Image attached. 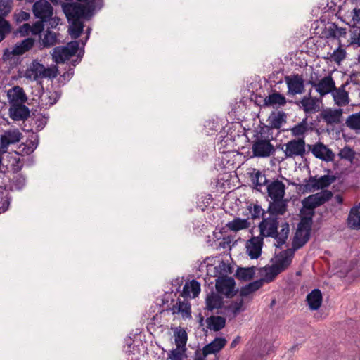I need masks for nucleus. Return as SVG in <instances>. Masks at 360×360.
I'll return each instance as SVG.
<instances>
[{
    "instance_id": "nucleus-1",
    "label": "nucleus",
    "mask_w": 360,
    "mask_h": 360,
    "mask_svg": "<svg viewBox=\"0 0 360 360\" xmlns=\"http://www.w3.org/2000/svg\"><path fill=\"white\" fill-rule=\"evenodd\" d=\"M278 217L270 216L264 217L259 224V236L264 237H271L274 238L275 245L278 248L284 245L288 238L290 232L289 224L286 221L282 222L278 231Z\"/></svg>"
},
{
    "instance_id": "nucleus-2",
    "label": "nucleus",
    "mask_w": 360,
    "mask_h": 360,
    "mask_svg": "<svg viewBox=\"0 0 360 360\" xmlns=\"http://www.w3.org/2000/svg\"><path fill=\"white\" fill-rule=\"evenodd\" d=\"M58 75L56 66L46 68L37 60H33L25 70L23 77L30 81H37L39 79H53Z\"/></svg>"
},
{
    "instance_id": "nucleus-3",
    "label": "nucleus",
    "mask_w": 360,
    "mask_h": 360,
    "mask_svg": "<svg viewBox=\"0 0 360 360\" xmlns=\"http://www.w3.org/2000/svg\"><path fill=\"white\" fill-rule=\"evenodd\" d=\"M312 224L311 217H303L297 225L292 241V249L297 250L302 247L309 240L311 226Z\"/></svg>"
},
{
    "instance_id": "nucleus-4",
    "label": "nucleus",
    "mask_w": 360,
    "mask_h": 360,
    "mask_svg": "<svg viewBox=\"0 0 360 360\" xmlns=\"http://www.w3.org/2000/svg\"><path fill=\"white\" fill-rule=\"evenodd\" d=\"M333 197V193L328 190H323L315 194L309 195L302 201L303 208L310 211V215L314 213L313 210L319 206L323 205Z\"/></svg>"
},
{
    "instance_id": "nucleus-5",
    "label": "nucleus",
    "mask_w": 360,
    "mask_h": 360,
    "mask_svg": "<svg viewBox=\"0 0 360 360\" xmlns=\"http://www.w3.org/2000/svg\"><path fill=\"white\" fill-rule=\"evenodd\" d=\"M336 180V176L333 174H326L318 177L310 176L309 179L304 180V191H314L316 190L323 189L328 187Z\"/></svg>"
},
{
    "instance_id": "nucleus-6",
    "label": "nucleus",
    "mask_w": 360,
    "mask_h": 360,
    "mask_svg": "<svg viewBox=\"0 0 360 360\" xmlns=\"http://www.w3.org/2000/svg\"><path fill=\"white\" fill-rule=\"evenodd\" d=\"M286 158L303 157L306 153V143L303 138L292 139L282 146Z\"/></svg>"
},
{
    "instance_id": "nucleus-7",
    "label": "nucleus",
    "mask_w": 360,
    "mask_h": 360,
    "mask_svg": "<svg viewBox=\"0 0 360 360\" xmlns=\"http://www.w3.org/2000/svg\"><path fill=\"white\" fill-rule=\"evenodd\" d=\"M79 49V43L73 41L68 43L65 46H58L53 49L51 53L53 60L56 63H64L71 56H74Z\"/></svg>"
},
{
    "instance_id": "nucleus-8",
    "label": "nucleus",
    "mask_w": 360,
    "mask_h": 360,
    "mask_svg": "<svg viewBox=\"0 0 360 360\" xmlns=\"http://www.w3.org/2000/svg\"><path fill=\"white\" fill-rule=\"evenodd\" d=\"M34 44V39L27 38L17 43L14 46L4 50L2 58L4 61L11 60L13 56H21L30 51Z\"/></svg>"
},
{
    "instance_id": "nucleus-9",
    "label": "nucleus",
    "mask_w": 360,
    "mask_h": 360,
    "mask_svg": "<svg viewBox=\"0 0 360 360\" xmlns=\"http://www.w3.org/2000/svg\"><path fill=\"white\" fill-rule=\"evenodd\" d=\"M252 151L255 157H269L274 152V147L269 139L257 138L252 146Z\"/></svg>"
},
{
    "instance_id": "nucleus-10",
    "label": "nucleus",
    "mask_w": 360,
    "mask_h": 360,
    "mask_svg": "<svg viewBox=\"0 0 360 360\" xmlns=\"http://www.w3.org/2000/svg\"><path fill=\"white\" fill-rule=\"evenodd\" d=\"M309 149L313 155L322 161L329 162L335 160V155L326 145L322 142H317L313 145H308Z\"/></svg>"
},
{
    "instance_id": "nucleus-11",
    "label": "nucleus",
    "mask_w": 360,
    "mask_h": 360,
    "mask_svg": "<svg viewBox=\"0 0 360 360\" xmlns=\"http://www.w3.org/2000/svg\"><path fill=\"white\" fill-rule=\"evenodd\" d=\"M309 84L315 89L321 99L326 95L328 94H331L333 89L335 88V82L330 75L323 77L317 82L310 81Z\"/></svg>"
},
{
    "instance_id": "nucleus-12",
    "label": "nucleus",
    "mask_w": 360,
    "mask_h": 360,
    "mask_svg": "<svg viewBox=\"0 0 360 360\" xmlns=\"http://www.w3.org/2000/svg\"><path fill=\"white\" fill-rule=\"evenodd\" d=\"M34 16L42 21H47L53 15V8L46 0H39L32 6Z\"/></svg>"
},
{
    "instance_id": "nucleus-13",
    "label": "nucleus",
    "mask_w": 360,
    "mask_h": 360,
    "mask_svg": "<svg viewBox=\"0 0 360 360\" xmlns=\"http://www.w3.org/2000/svg\"><path fill=\"white\" fill-rule=\"evenodd\" d=\"M322 99L321 98L305 96L297 104L307 115L316 113L320 110Z\"/></svg>"
},
{
    "instance_id": "nucleus-14",
    "label": "nucleus",
    "mask_w": 360,
    "mask_h": 360,
    "mask_svg": "<svg viewBox=\"0 0 360 360\" xmlns=\"http://www.w3.org/2000/svg\"><path fill=\"white\" fill-rule=\"evenodd\" d=\"M63 10L69 22L80 20L85 17V7L77 4H65L63 5Z\"/></svg>"
},
{
    "instance_id": "nucleus-15",
    "label": "nucleus",
    "mask_w": 360,
    "mask_h": 360,
    "mask_svg": "<svg viewBox=\"0 0 360 360\" xmlns=\"http://www.w3.org/2000/svg\"><path fill=\"white\" fill-rule=\"evenodd\" d=\"M262 236H253L248 240L245 245L246 253L251 259H257L262 253L263 246Z\"/></svg>"
},
{
    "instance_id": "nucleus-16",
    "label": "nucleus",
    "mask_w": 360,
    "mask_h": 360,
    "mask_svg": "<svg viewBox=\"0 0 360 360\" xmlns=\"http://www.w3.org/2000/svg\"><path fill=\"white\" fill-rule=\"evenodd\" d=\"M289 94H302L304 91V79L302 76L295 75L285 77Z\"/></svg>"
},
{
    "instance_id": "nucleus-17",
    "label": "nucleus",
    "mask_w": 360,
    "mask_h": 360,
    "mask_svg": "<svg viewBox=\"0 0 360 360\" xmlns=\"http://www.w3.org/2000/svg\"><path fill=\"white\" fill-rule=\"evenodd\" d=\"M215 287L218 292L230 297L234 294L235 281L231 277L221 276L216 280Z\"/></svg>"
},
{
    "instance_id": "nucleus-18",
    "label": "nucleus",
    "mask_w": 360,
    "mask_h": 360,
    "mask_svg": "<svg viewBox=\"0 0 360 360\" xmlns=\"http://www.w3.org/2000/svg\"><path fill=\"white\" fill-rule=\"evenodd\" d=\"M22 135L18 129H9L0 135V150L6 151L10 144L19 142Z\"/></svg>"
},
{
    "instance_id": "nucleus-19",
    "label": "nucleus",
    "mask_w": 360,
    "mask_h": 360,
    "mask_svg": "<svg viewBox=\"0 0 360 360\" xmlns=\"http://www.w3.org/2000/svg\"><path fill=\"white\" fill-rule=\"evenodd\" d=\"M343 110L341 108H327L324 110L321 116L328 124L334 126L340 124L342 120Z\"/></svg>"
},
{
    "instance_id": "nucleus-20",
    "label": "nucleus",
    "mask_w": 360,
    "mask_h": 360,
    "mask_svg": "<svg viewBox=\"0 0 360 360\" xmlns=\"http://www.w3.org/2000/svg\"><path fill=\"white\" fill-rule=\"evenodd\" d=\"M268 196L271 200L284 198L285 185L280 180H274L266 186Z\"/></svg>"
},
{
    "instance_id": "nucleus-21",
    "label": "nucleus",
    "mask_w": 360,
    "mask_h": 360,
    "mask_svg": "<svg viewBox=\"0 0 360 360\" xmlns=\"http://www.w3.org/2000/svg\"><path fill=\"white\" fill-rule=\"evenodd\" d=\"M7 96L11 105L24 104L27 100L24 89L19 86L10 89L7 91Z\"/></svg>"
},
{
    "instance_id": "nucleus-22",
    "label": "nucleus",
    "mask_w": 360,
    "mask_h": 360,
    "mask_svg": "<svg viewBox=\"0 0 360 360\" xmlns=\"http://www.w3.org/2000/svg\"><path fill=\"white\" fill-rule=\"evenodd\" d=\"M346 84H342L340 87H336L331 93L335 104L339 107L347 105L350 102L349 93L345 90Z\"/></svg>"
},
{
    "instance_id": "nucleus-23",
    "label": "nucleus",
    "mask_w": 360,
    "mask_h": 360,
    "mask_svg": "<svg viewBox=\"0 0 360 360\" xmlns=\"http://www.w3.org/2000/svg\"><path fill=\"white\" fill-rule=\"evenodd\" d=\"M288 200L284 198L271 200L268 207L270 216L278 217L283 215L287 211Z\"/></svg>"
},
{
    "instance_id": "nucleus-24",
    "label": "nucleus",
    "mask_w": 360,
    "mask_h": 360,
    "mask_svg": "<svg viewBox=\"0 0 360 360\" xmlns=\"http://www.w3.org/2000/svg\"><path fill=\"white\" fill-rule=\"evenodd\" d=\"M295 250L288 249L275 257L274 264L281 271L286 269L292 262Z\"/></svg>"
},
{
    "instance_id": "nucleus-25",
    "label": "nucleus",
    "mask_w": 360,
    "mask_h": 360,
    "mask_svg": "<svg viewBox=\"0 0 360 360\" xmlns=\"http://www.w3.org/2000/svg\"><path fill=\"white\" fill-rule=\"evenodd\" d=\"M227 340L224 338H216L210 344H207L203 347L202 354L204 357L211 354H216L219 352L226 345Z\"/></svg>"
},
{
    "instance_id": "nucleus-26",
    "label": "nucleus",
    "mask_w": 360,
    "mask_h": 360,
    "mask_svg": "<svg viewBox=\"0 0 360 360\" xmlns=\"http://www.w3.org/2000/svg\"><path fill=\"white\" fill-rule=\"evenodd\" d=\"M9 114L10 117L14 120H22L29 116L30 111L28 108L23 104L11 105Z\"/></svg>"
},
{
    "instance_id": "nucleus-27",
    "label": "nucleus",
    "mask_w": 360,
    "mask_h": 360,
    "mask_svg": "<svg viewBox=\"0 0 360 360\" xmlns=\"http://www.w3.org/2000/svg\"><path fill=\"white\" fill-rule=\"evenodd\" d=\"M200 292V284L195 280L186 283L183 288L182 296L185 297H196Z\"/></svg>"
},
{
    "instance_id": "nucleus-28",
    "label": "nucleus",
    "mask_w": 360,
    "mask_h": 360,
    "mask_svg": "<svg viewBox=\"0 0 360 360\" xmlns=\"http://www.w3.org/2000/svg\"><path fill=\"white\" fill-rule=\"evenodd\" d=\"M345 22L351 27H360V8L356 7L345 14Z\"/></svg>"
},
{
    "instance_id": "nucleus-29",
    "label": "nucleus",
    "mask_w": 360,
    "mask_h": 360,
    "mask_svg": "<svg viewBox=\"0 0 360 360\" xmlns=\"http://www.w3.org/2000/svg\"><path fill=\"white\" fill-rule=\"evenodd\" d=\"M307 302L311 310H317L322 303V294L318 289L313 290L307 296Z\"/></svg>"
},
{
    "instance_id": "nucleus-30",
    "label": "nucleus",
    "mask_w": 360,
    "mask_h": 360,
    "mask_svg": "<svg viewBox=\"0 0 360 360\" xmlns=\"http://www.w3.org/2000/svg\"><path fill=\"white\" fill-rule=\"evenodd\" d=\"M347 224L352 229H360V204L351 209L347 218Z\"/></svg>"
},
{
    "instance_id": "nucleus-31",
    "label": "nucleus",
    "mask_w": 360,
    "mask_h": 360,
    "mask_svg": "<svg viewBox=\"0 0 360 360\" xmlns=\"http://www.w3.org/2000/svg\"><path fill=\"white\" fill-rule=\"evenodd\" d=\"M205 302V309L210 311L221 308L223 304L222 297L215 292L207 295Z\"/></svg>"
},
{
    "instance_id": "nucleus-32",
    "label": "nucleus",
    "mask_w": 360,
    "mask_h": 360,
    "mask_svg": "<svg viewBox=\"0 0 360 360\" xmlns=\"http://www.w3.org/2000/svg\"><path fill=\"white\" fill-rule=\"evenodd\" d=\"M207 327L214 331H219L226 324V319L222 316H211L206 319Z\"/></svg>"
},
{
    "instance_id": "nucleus-33",
    "label": "nucleus",
    "mask_w": 360,
    "mask_h": 360,
    "mask_svg": "<svg viewBox=\"0 0 360 360\" xmlns=\"http://www.w3.org/2000/svg\"><path fill=\"white\" fill-rule=\"evenodd\" d=\"M175 349H186V345L188 340L187 333L182 328L176 329L174 332Z\"/></svg>"
},
{
    "instance_id": "nucleus-34",
    "label": "nucleus",
    "mask_w": 360,
    "mask_h": 360,
    "mask_svg": "<svg viewBox=\"0 0 360 360\" xmlns=\"http://www.w3.org/2000/svg\"><path fill=\"white\" fill-rule=\"evenodd\" d=\"M250 226V223L248 219L236 218L231 221H229L226 226L227 228L232 231L237 232L240 230L246 229L249 228Z\"/></svg>"
},
{
    "instance_id": "nucleus-35",
    "label": "nucleus",
    "mask_w": 360,
    "mask_h": 360,
    "mask_svg": "<svg viewBox=\"0 0 360 360\" xmlns=\"http://www.w3.org/2000/svg\"><path fill=\"white\" fill-rule=\"evenodd\" d=\"M264 103L266 105H284L286 103V98L278 93H274L269 95L264 99Z\"/></svg>"
},
{
    "instance_id": "nucleus-36",
    "label": "nucleus",
    "mask_w": 360,
    "mask_h": 360,
    "mask_svg": "<svg viewBox=\"0 0 360 360\" xmlns=\"http://www.w3.org/2000/svg\"><path fill=\"white\" fill-rule=\"evenodd\" d=\"M309 129L307 119H303L302 122L290 129L292 136L296 137L303 136Z\"/></svg>"
},
{
    "instance_id": "nucleus-37",
    "label": "nucleus",
    "mask_w": 360,
    "mask_h": 360,
    "mask_svg": "<svg viewBox=\"0 0 360 360\" xmlns=\"http://www.w3.org/2000/svg\"><path fill=\"white\" fill-rule=\"evenodd\" d=\"M355 155L356 153L349 146H345L338 153V156L340 159L349 161L350 163L354 162Z\"/></svg>"
},
{
    "instance_id": "nucleus-38",
    "label": "nucleus",
    "mask_w": 360,
    "mask_h": 360,
    "mask_svg": "<svg viewBox=\"0 0 360 360\" xmlns=\"http://www.w3.org/2000/svg\"><path fill=\"white\" fill-rule=\"evenodd\" d=\"M70 22L69 33L74 39L78 38L83 31L84 25L81 20L71 21Z\"/></svg>"
},
{
    "instance_id": "nucleus-39",
    "label": "nucleus",
    "mask_w": 360,
    "mask_h": 360,
    "mask_svg": "<svg viewBox=\"0 0 360 360\" xmlns=\"http://www.w3.org/2000/svg\"><path fill=\"white\" fill-rule=\"evenodd\" d=\"M13 0H0V23L7 22L4 19V16L8 15L12 8Z\"/></svg>"
},
{
    "instance_id": "nucleus-40",
    "label": "nucleus",
    "mask_w": 360,
    "mask_h": 360,
    "mask_svg": "<svg viewBox=\"0 0 360 360\" xmlns=\"http://www.w3.org/2000/svg\"><path fill=\"white\" fill-rule=\"evenodd\" d=\"M345 124L351 129L360 131V112L349 115L347 118Z\"/></svg>"
},
{
    "instance_id": "nucleus-41",
    "label": "nucleus",
    "mask_w": 360,
    "mask_h": 360,
    "mask_svg": "<svg viewBox=\"0 0 360 360\" xmlns=\"http://www.w3.org/2000/svg\"><path fill=\"white\" fill-rule=\"evenodd\" d=\"M57 42V35L56 32L47 30L41 39V44L44 47H50L55 45Z\"/></svg>"
},
{
    "instance_id": "nucleus-42",
    "label": "nucleus",
    "mask_w": 360,
    "mask_h": 360,
    "mask_svg": "<svg viewBox=\"0 0 360 360\" xmlns=\"http://www.w3.org/2000/svg\"><path fill=\"white\" fill-rule=\"evenodd\" d=\"M281 272V271H280V269L274 264H273L270 266L265 267L264 279L267 282L271 281Z\"/></svg>"
},
{
    "instance_id": "nucleus-43",
    "label": "nucleus",
    "mask_w": 360,
    "mask_h": 360,
    "mask_svg": "<svg viewBox=\"0 0 360 360\" xmlns=\"http://www.w3.org/2000/svg\"><path fill=\"white\" fill-rule=\"evenodd\" d=\"M255 273V267L240 268L238 269L236 275L240 280L248 281L253 278Z\"/></svg>"
},
{
    "instance_id": "nucleus-44",
    "label": "nucleus",
    "mask_w": 360,
    "mask_h": 360,
    "mask_svg": "<svg viewBox=\"0 0 360 360\" xmlns=\"http://www.w3.org/2000/svg\"><path fill=\"white\" fill-rule=\"evenodd\" d=\"M228 311L232 313L233 316H235L237 314L243 311V298L236 299L235 301L231 302L227 307Z\"/></svg>"
},
{
    "instance_id": "nucleus-45",
    "label": "nucleus",
    "mask_w": 360,
    "mask_h": 360,
    "mask_svg": "<svg viewBox=\"0 0 360 360\" xmlns=\"http://www.w3.org/2000/svg\"><path fill=\"white\" fill-rule=\"evenodd\" d=\"M186 349H173L168 354L169 360H187Z\"/></svg>"
},
{
    "instance_id": "nucleus-46",
    "label": "nucleus",
    "mask_w": 360,
    "mask_h": 360,
    "mask_svg": "<svg viewBox=\"0 0 360 360\" xmlns=\"http://www.w3.org/2000/svg\"><path fill=\"white\" fill-rule=\"evenodd\" d=\"M252 183L255 188L258 191H260L261 187L266 184L267 179L264 174H262L260 172H257L252 176Z\"/></svg>"
},
{
    "instance_id": "nucleus-47",
    "label": "nucleus",
    "mask_w": 360,
    "mask_h": 360,
    "mask_svg": "<svg viewBox=\"0 0 360 360\" xmlns=\"http://www.w3.org/2000/svg\"><path fill=\"white\" fill-rule=\"evenodd\" d=\"M262 285V281H257L250 283L241 290V295H248L250 293H251L254 291H256L257 290L260 288Z\"/></svg>"
},
{
    "instance_id": "nucleus-48",
    "label": "nucleus",
    "mask_w": 360,
    "mask_h": 360,
    "mask_svg": "<svg viewBox=\"0 0 360 360\" xmlns=\"http://www.w3.org/2000/svg\"><path fill=\"white\" fill-rule=\"evenodd\" d=\"M337 267L339 269L337 273L340 274V276H342L351 271L352 264L340 260L337 262Z\"/></svg>"
},
{
    "instance_id": "nucleus-49",
    "label": "nucleus",
    "mask_w": 360,
    "mask_h": 360,
    "mask_svg": "<svg viewBox=\"0 0 360 360\" xmlns=\"http://www.w3.org/2000/svg\"><path fill=\"white\" fill-rule=\"evenodd\" d=\"M345 51L341 47H338L333 51V54L331 55V58L337 63H340V62L345 59Z\"/></svg>"
},
{
    "instance_id": "nucleus-50",
    "label": "nucleus",
    "mask_w": 360,
    "mask_h": 360,
    "mask_svg": "<svg viewBox=\"0 0 360 360\" xmlns=\"http://www.w3.org/2000/svg\"><path fill=\"white\" fill-rule=\"evenodd\" d=\"M174 309H176L178 312L181 313L183 315L187 316H190V306L184 302H179L176 303Z\"/></svg>"
},
{
    "instance_id": "nucleus-51",
    "label": "nucleus",
    "mask_w": 360,
    "mask_h": 360,
    "mask_svg": "<svg viewBox=\"0 0 360 360\" xmlns=\"http://www.w3.org/2000/svg\"><path fill=\"white\" fill-rule=\"evenodd\" d=\"M44 22L41 20L40 21H37L34 22L32 26H31L32 30L31 33L34 35L39 34L44 28Z\"/></svg>"
},
{
    "instance_id": "nucleus-52",
    "label": "nucleus",
    "mask_w": 360,
    "mask_h": 360,
    "mask_svg": "<svg viewBox=\"0 0 360 360\" xmlns=\"http://www.w3.org/2000/svg\"><path fill=\"white\" fill-rule=\"evenodd\" d=\"M11 31V26L8 22H3L0 23V42L5 38L6 34Z\"/></svg>"
},
{
    "instance_id": "nucleus-53",
    "label": "nucleus",
    "mask_w": 360,
    "mask_h": 360,
    "mask_svg": "<svg viewBox=\"0 0 360 360\" xmlns=\"http://www.w3.org/2000/svg\"><path fill=\"white\" fill-rule=\"evenodd\" d=\"M17 22L26 21L30 18V14L27 12L21 11L15 15Z\"/></svg>"
},
{
    "instance_id": "nucleus-54",
    "label": "nucleus",
    "mask_w": 360,
    "mask_h": 360,
    "mask_svg": "<svg viewBox=\"0 0 360 360\" xmlns=\"http://www.w3.org/2000/svg\"><path fill=\"white\" fill-rule=\"evenodd\" d=\"M31 25L28 23H25L20 27L18 32L22 36H25L31 33Z\"/></svg>"
},
{
    "instance_id": "nucleus-55",
    "label": "nucleus",
    "mask_w": 360,
    "mask_h": 360,
    "mask_svg": "<svg viewBox=\"0 0 360 360\" xmlns=\"http://www.w3.org/2000/svg\"><path fill=\"white\" fill-rule=\"evenodd\" d=\"M263 214L264 210H262V208L257 205H255L252 211H251L252 218H258L259 217L260 215H262Z\"/></svg>"
},
{
    "instance_id": "nucleus-56",
    "label": "nucleus",
    "mask_w": 360,
    "mask_h": 360,
    "mask_svg": "<svg viewBox=\"0 0 360 360\" xmlns=\"http://www.w3.org/2000/svg\"><path fill=\"white\" fill-rule=\"evenodd\" d=\"M46 22H49V25L51 28H55L57 25L60 24V18L56 15H52L51 17H50V18L47 19Z\"/></svg>"
},
{
    "instance_id": "nucleus-57",
    "label": "nucleus",
    "mask_w": 360,
    "mask_h": 360,
    "mask_svg": "<svg viewBox=\"0 0 360 360\" xmlns=\"http://www.w3.org/2000/svg\"><path fill=\"white\" fill-rule=\"evenodd\" d=\"M35 148H36V146H34V144L32 143L31 146H28L27 148L25 146H24L22 151L25 153H26L27 155H29V154L32 153L34 150Z\"/></svg>"
},
{
    "instance_id": "nucleus-58",
    "label": "nucleus",
    "mask_w": 360,
    "mask_h": 360,
    "mask_svg": "<svg viewBox=\"0 0 360 360\" xmlns=\"http://www.w3.org/2000/svg\"><path fill=\"white\" fill-rule=\"evenodd\" d=\"M334 202L335 203H338V204H342V202H343V198L340 195H336L335 197H334V199H333Z\"/></svg>"
},
{
    "instance_id": "nucleus-59",
    "label": "nucleus",
    "mask_w": 360,
    "mask_h": 360,
    "mask_svg": "<svg viewBox=\"0 0 360 360\" xmlns=\"http://www.w3.org/2000/svg\"><path fill=\"white\" fill-rule=\"evenodd\" d=\"M239 340H240L239 337H237L236 339H234L231 344V347L233 348V347H236V345L239 342Z\"/></svg>"
},
{
    "instance_id": "nucleus-60",
    "label": "nucleus",
    "mask_w": 360,
    "mask_h": 360,
    "mask_svg": "<svg viewBox=\"0 0 360 360\" xmlns=\"http://www.w3.org/2000/svg\"><path fill=\"white\" fill-rule=\"evenodd\" d=\"M337 31L338 32L339 34H340V35H341V34H345V30H344V29H338V30H337Z\"/></svg>"
}]
</instances>
